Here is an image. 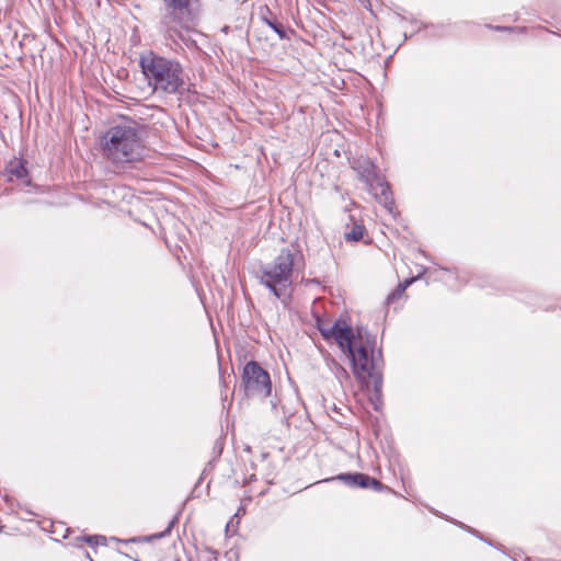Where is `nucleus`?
Returning a JSON list of instances; mask_svg holds the SVG:
<instances>
[{
	"instance_id": "obj_7",
	"label": "nucleus",
	"mask_w": 561,
	"mask_h": 561,
	"mask_svg": "<svg viewBox=\"0 0 561 561\" xmlns=\"http://www.w3.org/2000/svg\"><path fill=\"white\" fill-rule=\"evenodd\" d=\"M316 325L325 341H334L339 347L347 346L353 329L345 320L337 319L332 323L330 320L317 317Z\"/></svg>"
},
{
	"instance_id": "obj_14",
	"label": "nucleus",
	"mask_w": 561,
	"mask_h": 561,
	"mask_svg": "<svg viewBox=\"0 0 561 561\" xmlns=\"http://www.w3.org/2000/svg\"><path fill=\"white\" fill-rule=\"evenodd\" d=\"M173 523H171L169 525V527L165 529V531L163 533H160V534H154L152 536H149V537H134V538H130L128 539L126 542H140V541H150L152 539H160L162 538L163 536H165V534L170 533V529L172 527Z\"/></svg>"
},
{
	"instance_id": "obj_5",
	"label": "nucleus",
	"mask_w": 561,
	"mask_h": 561,
	"mask_svg": "<svg viewBox=\"0 0 561 561\" xmlns=\"http://www.w3.org/2000/svg\"><path fill=\"white\" fill-rule=\"evenodd\" d=\"M165 12L161 24L170 37L181 35V31L194 27L198 14L197 0H162Z\"/></svg>"
},
{
	"instance_id": "obj_15",
	"label": "nucleus",
	"mask_w": 561,
	"mask_h": 561,
	"mask_svg": "<svg viewBox=\"0 0 561 561\" xmlns=\"http://www.w3.org/2000/svg\"><path fill=\"white\" fill-rule=\"evenodd\" d=\"M264 21L279 36V38L283 39L287 37L286 30L282 23L274 22L267 19H264Z\"/></svg>"
},
{
	"instance_id": "obj_4",
	"label": "nucleus",
	"mask_w": 561,
	"mask_h": 561,
	"mask_svg": "<svg viewBox=\"0 0 561 561\" xmlns=\"http://www.w3.org/2000/svg\"><path fill=\"white\" fill-rule=\"evenodd\" d=\"M104 153L114 163H127L141 156V144L134 127L114 126L104 136Z\"/></svg>"
},
{
	"instance_id": "obj_9",
	"label": "nucleus",
	"mask_w": 561,
	"mask_h": 561,
	"mask_svg": "<svg viewBox=\"0 0 561 561\" xmlns=\"http://www.w3.org/2000/svg\"><path fill=\"white\" fill-rule=\"evenodd\" d=\"M336 479L345 482L350 486H370V477L364 473H342L339 474Z\"/></svg>"
},
{
	"instance_id": "obj_13",
	"label": "nucleus",
	"mask_w": 561,
	"mask_h": 561,
	"mask_svg": "<svg viewBox=\"0 0 561 561\" xmlns=\"http://www.w3.org/2000/svg\"><path fill=\"white\" fill-rule=\"evenodd\" d=\"M365 228L362 225H354L350 232L345 233L347 241H359L363 239Z\"/></svg>"
},
{
	"instance_id": "obj_10",
	"label": "nucleus",
	"mask_w": 561,
	"mask_h": 561,
	"mask_svg": "<svg viewBox=\"0 0 561 561\" xmlns=\"http://www.w3.org/2000/svg\"><path fill=\"white\" fill-rule=\"evenodd\" d=\"M7 171L11 180L12 178L22 180L27 176V170L22 161H11L7 168Z\"/></svg>"
},
{
	"instance_id": "obj_2",
	"label": "nucleus",
	"mask_w": 561,
	"mask_h": 561,
	"mask_svg": "<svg viewBox=\"0 0 561 561\" xmlns=\"http://www.w3.org/2000/svg\"><path fill=\"white\" fill-rule=\"evenodd\" d=\"M141 72L154 92L178 94L185 90V71L182 64L153 50H146L139 56Z\"/></svg>"
},
{
	"instance_id": "obj_6",
	"label": "nucleus",
	"mask_w": 561,
	"mask_h": 561,
	"mask_svg": "<svg viewBox=\"0 0 561 561\" xmlns=\"http://www.w3.org/2000/svg\"><path fill=\"white\" fill-rule=\"evenodd\" d=\"M242 382L248 397H267L271 393V379L256 362L251 360L245 364L242 373Z\"/></svg>"
},
{
	"instance_id": "obj_1",
	"label": "nucleus",
	"mask_w": 561,
	"mask_h": 561,
	"mask_svg": "<svg viewBox=\"0 0 561 561\" xmlns=\"http://www.w3.org/2000/svg\"><path fill=\"white\" fill-rule=\"evenodd\" d=\"M340 350L351 359L353 373L357 379L371 385L375 398L381 397L382 389V356L381 352L375 350V341L364 340L354 331L348 337L347 346H341Z\"/></svg>"
},
{
	"instance_id": "obj_12",
	"label": "nucleus",
	"mask_w": 561,
	"mask_h": 561,
	"mask_svg": "<svg viewBox=\"0 0 561 561\" xmlns=\"http://www.w3.org/2000/svg\"><path fill=\"white\" fill-rule=\"evenodd\" d=\"M414 280V278L408 279L403 283H400L396 289H393L387 297V305L393 304L397 299L401 298L404 294L408 286Z\"/></svg>"
},
{
	"instance_id": "obj_16",
	"label": "nucleus",
	"mask_w": 561,
	"mask_h": 561,
	"mask_svg": "<svg viewBox=\"0 0 561 561\" xmlns=\"http://www.w3.org/2000/svg\"><path fill=\"white\" fill-rule=\"evenodd\" d=\"M90 546H98L100 543H105V537L104 536H87L83 538Z\"/></svg>"
},
{
	"instance_id": "obj_11",
	"label": "nucleus",
	"mask_w": 561,
	"mask_h": 561,
	"mask_svg": "<svg viewBox=\"0 0 561 561\" xmlns=\"http://www.w3.org/2000/svg\"><path fill=\"white\" fill-rule=\"evenodd\" d=\"M377 198L389 211L392 210L393 199L388 183H380V194H377Z\"/></svg>"
},
{
	"instance_id": "obj_3",
	"label": "nucleus",
	"mask_w": 561,
	"mask_h": 561,
	"mask_svg": "<svg viewBox=\"0 0 561 561\" xmlns=\"http://www.w3.org/2000/svg\"><path fill=\"white\" fill-rule=\"evenodd\" d=\"M299 252L294 247L279 251L275 259L260 266L256 278L277 299L285 302L291 294L294 268Z\"/></svg>"
},
{
	"instance_id": "obj_17",
	"label": "nucleus",
	"mask_w": 561,
	"mask_h": 561,
	"mask_svg": "<svg viewBox=\"0 0 561 561\" xmlns=\"http://www.w3.org/2000/svg\"><path fill=\"white\" fill-rule=\"evenodd\" d=\"M382 483L375 479V478H370V486L369 488H373L374 490H377V491H380L382 489Z\"/></svg>"
},
{
	"instance_id": "obj_8",
	"label": "nucleus",
	"mask_w": 561,
	"mask_h": 561,
	"mask_svg": "<svg viewBox=\"0 0 561 561\" xmlns=\"http://www.w3.org/2000/svg\"><path fill=\"white\" fill-rule=\"evenodd\" d=\"M353 169L357 172L360 181L368 185H373L376 180V167L375 164L365 157H359L353 160Z\"/></svg>"
},
{
	"instance_id": "obj_18",
	"label": "nucleus",
	"mask_w": 561,
	"mask_h": 561,
	"mask_svg": "<svg viewBox=\"0 0 561 561\" xmlns=\"http://www.w3.org/2000/svg\"><path fill=\"white\" fill-rule=\"evenodd\" d=\"M307 283L318 284L319 282L317 279H308Z\"/></svg>"
}]
</instances>
